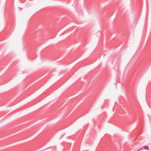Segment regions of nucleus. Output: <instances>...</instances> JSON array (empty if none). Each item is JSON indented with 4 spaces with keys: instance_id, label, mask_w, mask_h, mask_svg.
Here are the masks:
<instances>
[{
    "instance_id": "obj_1",
    "label": "nucleus",
    "mask_w": 151,
    "mask_h": 151,
    "mask_svg": "<svg viewBox=\"0 0 151 151\" xmlns=\"http://www.w3.org/2000/svg\"><path fill=\"white\" fill-rule=\"evenodd\" d=\"M144 148L145 149L148 150H149V147L148 146H145L144 147Z\"/></svg>"
}]
</instances>
